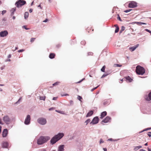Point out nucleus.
I'll return each mask as SVG.
<instances>
[{"label": "nucleus", "mask_w": 151, "mask_h": 151, "mask_svg": "<svg viewBox=\"0 0 151 151\" xmlns=\"http://www.w3.org/2000/svg\"><path fill=\"white\" fill-rule=\"evenodd\" d=\"M6 12V11L5 10H3L2 11V15H3Z\"/></svg>", "instance_id": "nucleus-42"}, {"label": "nucleus", "mask_w": 151, "mask_h": 151, "mask_svg": "<svg viewBox=\"0 0 151 151\" xmlns=\"http://www.w3.org/2000/svg\"><path fill=\"white\" fill-rule=\"evenodd\" d=\"M151 129V128H147V129H145L144 130H143V131H142L143 132V131H145L147 130H148V129Z\"/></svg>", "instance_id": "nucleus-49"}, {"label": "nucleus", "mask_w": 151, "mask_h": 151, "mask_svg": "<svg viewBox=\"0 0 151 151\" xmlns=\"http://www.w3.org/2000/svg\"><path fill=\"white\" fill-rule=\"evenodd\" d=\"M55 56V55L54 53H51L50 54L49 57L51 59H53L54 58Z\"/></svg>", "instance_id": "nucleus-21"}, {"label": "nucleus", "mask_w": 151, "mask_h": 151, "mask_svg": "<svg viewBox=\"0 0 151 151\" xmlns=\"http://www.w3.org/2000/svg\"><path fill=\"white\" fill-rule=\"evenodd\" d=\"M139 151H146L145 150L143 149H140Z\"/></svg>", "instance_id": "nucleus-63"}, {"label": "nucleus", "mask_w": 151, "mask_h": 151, "mask_svg": "<svg viewBox=\"0 0 151 151\" xmlns=\"http://www.w3.org/2000/svg\"><path fill=\"white\" fill-rule=\"evenodd\" d=\"M135 23L139 25H141V22H135Z\"/></svg>", "instance_id": "nucleus-39"}, {"label": "nucleus", "mask_w": 151, "mask_h": 151, "mask_svg": "<svg viewBox=\"0 0 151 151\" xmlns=\"http://www.w3.org/2000/svg\"><path fill=\"white\" fill-rule=\"evenodd\" d=\"M142 147L141 146H137L134 147V150H137L139 148H141Z\"/></svg>", "instance_id": "nucleus-24"}, {"label": "nucleus", "mask_w": 151, "mask_h": 151, "mask_svg": "<svg viewBox=\"0 0 151 151\" xmlns=\"http://www.w3.org/2000/svg\"><path fill=\"white\" fill-rule=\"evenodd\" d=\"M84 78H83V79L81 80V81H79L78 82V83H80L83 80H84Z\"/></svg>", "instance_id": "nucleus-54"}, {"label": "nucleus", "mask_w": 151, "mask_h": 151, "mask_svg": "<svg viewBox=\"0 0 151 151\" xmlns=\"http://www.w3.org/2000/svg\"><path fill=\"white\" fill-rule=\"evenodd\" d=\"M85 42L84 41H82L81 42V44H85Z\"/></svg>", "instance_id": "nucleus-53"}, {"label": "nucleus", "mask_w": 151, "mask_h": 151, "mask_svg": "<svg viewBox=\"0 0 151 151\" xmlns=\"http://www.w3.org/2000/svg\"><path fill=\"white\" fill-rule=\"evenodd\" d=\"M61 96H69V94H63V95H62Z\"/></svg>", "instance_id": "nucleus-45"}, {"label": "nucleus", "mask_w": 151, "mask_h": 151, "mask_svg": "<svg viewBox=\"0 0 151 151\" xmlns=\"http://www.w3.org/2000/svg\"><path fill=\"white\" fill-rule=\"evenodd\" d=\"M137 6V3L135 1H131L129 4V8H134Z\"/></svg>", "instance_id": "nucleus-8"}, {"label": "nucleus", "mask_w": 151, "mask_h": 151, "mask_svg": "<svg viewBox=\"0 0 151 151\" xmlns=\"http://www.w3.org/2000/svg\"><path fill=\"white\" fill-rule=\"evenodd\" d=\"M38 7H40L41 9H42V8L41 7L40 4L38 6Z\"/></svg>", "instance_id": "nucleus-57"}, {"label": "nucleus", "mask_w": 151, "mask_h": 151, "mask_svg": "<svg viewBox=\"0 0 151 151\" xmlns=\"http://www.w3.org/2000/svg\"><path fill=\"white\" fill-rule=\"evenodd\" d=\"M117 140H116V139H113L112 138H110V139H109L108 140L110 141H117Z\"/></svg>", "instance_id": "nucleus-31"}, {"label": "nucleus", "mask_w": 151, "mask_h": 151, "mask_svg": "<svg viewBox=\"0 0 151 151\" xmlns=\"http://www.w3.org/2000/svg\"><path fill=\"white\" fill-rule=\"evenodd\" d=\"M107 114V113L106 111H104L103 112L101 113V118H103Z\"/></svg>", "instance_id": "nucleus-19"}, {"label": "nucleus", "mask_w": 151, "mask_h": 151, "mask_svg": "<svg viewBox=\"0 0 151 151\" xmlns=\"http://www.w3.org/2000/svg\"><path fill=\"white\" fill-rule=\"evenodd\" d=\"M99 86V85L98 86H97V87L92 89L91 90V91L92 92L94 90L96 89Z\"/></svg>", "instance_id": "nucleus-36"}, {"label": "nucleus", "mask_w": 151, "mask_h": 151, "mask_svg": "<svg viewBox=\"0 0 151 151\" xmlns=\"http://www.w3.org/2000/svg\"><path fill=\"white\" fill-rule=\"evenodd\" d=\"M148 135L150 137H151V132H150L148 133Z\"/></svg>", "instance_id": "nucleus-46"}, {"label": "nucleus", "mask_w": 151, "mask_h": 151, "mask_svg": "<svg viewBox=\"0 0 151 151\" xmlns=\"http://www.w3.org/2000/svg\"><path fill=\"white\" fill-rule=\"evenodd\" d=\"M139 46V44H137L136 46L133 47H131L129 48V49L132 52L134 50Z\"/></svg>", "instance_id": "nucleus-12"}, {"label": "nucleus", "mask_w": 151, "mask_h": 151, "mask_svg": "<svg viewBox=\"0 0 151 151\" xmlns=\"http://www.w3.org/2000/svg\"><path fill=\"white\" fill-rule=\"evenodd\" d=\"M29 16V13L28 12H26L24 13V18L25 19H27Z\"/></svg>", "instance_id": "nucleus-20"}, {"label": "nucleus", "mask_w": 151, "mask_h": 151, "mask_svg": "<svg viewBox=\"0 0 151 151\" xmlns=\"http://www.w3.org/2000/svg\"><path fill=\"white\" fill-rule=\"evenodd\" d=\"M114 26L116 27V29L115 30V33H117L119 31V27L116 24Z\"/></svg>", "instance_id": "nucleus-23"}, {"label": "nucleus", "mask_w": 151, "mask_h": 151, "mask_svg": "<svg viewBox=\"0 0 151 151\" xmlns=\"http://www.w3.org/2000/svg\"><path fill=\"white\" fill-rule=\"evenodd\" d=\"M104 142V141L102 139H101L100 140V144H101V143H103Z\"/></svg>", "instance_id": "nucleus-47"}, {"label": "nucleus", "mask_w": 151, "mask_h": 151, "mask_svg": "<svg viewBox=\"0 0 151 151\" xmlns=\"http://www.w3.org/2000/svg\"><path fill=\"white\" fill-rule=\"evenodd\" d=\"M0 124H3V123H2V122H1V119L0 118Z\"/></svg>", "instance_id": "nucleus-61"}, {"label": "nucleus", "mask_w": 151, "mask_h": 151, "mask_svg": "<svg viewBox=\"0 0 151 151\" xmlns=\"http://www.w3.org/2000/svg\"><path fill=\"white\" fill-rule=\"evenodd\" d=\"M55 111L56 112H57L59 113H60L61 114H63V112L62 111H59V110H56Z\"/></svg>", "instance_id": "nucleus-40"}, {"label": "nucleus", "mask_w": 151, "mask_h": 151, "mask_svg": "<svg viewBox=\"0 0 151 151\" xmlns=\"http://www.w3.org/2000/svg\"><path fill=\"white\" fill-rule=\"evenodd\" d=\"M59 83V82H56L55 83H54L53 84L52 86H57L58 84Z\"/></svg>", "instance_id": "nucleus-35"}, {"label": "nucleus", "mask_w": 151, "mask_h": 151, "mask_svg": "<svg viewBox=\"0 0 151 151\" xmlns=\"http://www.w3.org/2000/svg\"><path fill=\"white\" fill-rule=\"evenodd\" d=\"M35 39V38H31V39H30V42H33L34 41Z\"/></svg>", "instance_id": "nucleus-38"}, {"label": "nucleus", "mask_w": 151, "mask_h": 151, "mask_svg": "<svg viewBox=\"0 0 151 151\" xmlns=\"http://www.w3.org/2000/svg\"><path fill=\"white\" fill-rule=\"evenodd\" d=\"M23 51H24V50H23V49H21V50H19L18 51V52H23Z\"/></svg>", "instance_id": "nucleus-44"}, {"label": "nucleus", "mask_w": 151, "mask_h": 151, "mask_svg": "<svg viewBox=\"0 0 151 151\" xmlns=\"http://www.w3.org/2000/svg\"><path fill=\"white\" fill-rule=\"evenodd\" d=\"M103 149L104 151H107V149L106 148H103Z\"/></svg>", "instance_id": "nucleus-60"}, {"label": "nucleus", "mask_w": 151, "mask_h": 151, "mask_svg": "<svg viewBox=\"0 0 151 151\" xmlns=\"http://www.w3.org/2000/svg\"><path fill=\"white\" fill-rule=\"evenodd\" d=\"M32 12V9H30L29 10V12L30 13H31Z\"/></svg>", "instance_id": "nucleus-55"}, {"label": "nucleus", "mask_w": 151, "mask_h": 151, "mask_svg": "<svg viewBox=\"0 0 151 151\" xmlns=\"http://www.w3.org/2000/svg\"><path fill=\"white\" fill-rule=\"evenodd\" d=\"M70 103L71 105H72L73 104V102L72 100H70Z\"/></svg>", "instance_id": "nucleus-41"}, {"label": "nucleus", "mask_w": 151, "mask_h": 151, "mask_svg": "<svg viewBox=\"0 0 151 151\" xmlns=\"http://www.w3.org/2000/svg\"><path fill=\"white\" fill-rule=\"evenodd\" d=\"M4 122L6 124H9L11 122V120L8 116L6 115L3 118Z\"/></svg>", "instance_id": "nucleus-6"}, {"label": "nucleus", "mask_w": 151, "mask_h": 151, "mask_svg": "<svg viewBox=\"0 0 151 151\" xmlns=\"http://www.w3.org/2000/svg\"><path fill=\"white\" fill-rule=\"evenodd\" d=\"M22 28L23 29H26V30H28V29H29V28H27V27H26V26H25V25H24L23 26H22Z\"/></svg>", "instance_id": "nucleus-32"}, {"label": "nucleus", "mask_w": 151, "mask_h": 151, "mask_svg": "<svg viewBox=\"0 0 151 151\" xmlns=\"http://www.w3.org/2000/svg\"><path fill=\"white\" fill-rule=\"evenodd\" d=\"M146 24V23H144V22H141V25H142V24Z\"/></svg>", "instance_id": "nucleus-62"}, {"label": "nucleus", "mask_w": 151, "mask_h": 151, "mask_svg": "<svg viewBox=\"0 0 151 151\" xmlns=\"http://www.w3.org/2000/svg\"><path fill=\"white\" fill-rule=\"evenodd\" d=\"M110 119L111 118L107 116L105 119L102 121V122H104V123H107L109 122Z\"/></svg>", "instance_id": "nucleus-15"}, {"label": "nucleus", "mask_w": 151, "mask_h": 151, "mask_svg": "<svg viewBox=\"0 0 151 151\" xmlns=\"http://www.w3.org/2000/svg\"><path fill=\"white\" fill-rule=\"evenodd\" d=\"M109 74H104L101 77V78H103L107 76H108Z\"/></svg>", "instance_id": "nucleus-34"}, {"label": "nucleus", "mask_w": 151, "mask_h": 151, "mask_svg": "<svg viewBox=\"0 0 151 151\" xmlns=\"http://www.w3.org/2000/svg\"><path fill=\"white\" fill-rule=\"evenodd\" d=\"M8 145V142H4L2 145V146L4 148H7Z\"/></svg>", "instance_id": "nucleus-17"}, {"label": "nucleus", "mask_w": 151, "mask_h": 151, "mask_svg": "<svg viewBox=\"0 0 151 151\" xmlns=\"http://www.w3.org/2000/svg\"><path fill=\"white\" fill-rule=\"evenodd\" d=\"M64 134L63 133H59L55 135L51 139L50 142L51 144L53 145L58 140L61 139L64 136Z\"/></svg>", "instance_id": "nucleus-1"}, {"label": "nucleus", "mask_w": 151, "mask_h": 151, "mask_svg": "<svg viewBox=\"0 0 151 151\" xmlns=\"http://www.w3.org/2000/svg\"><path fill=\"white\" fill-rule=\"evenodd\" d=\"M47 21H48L47 19H46L43 22H47Z\"/></svg>", "instance_id": "nucleus-59"}, {"label": "nucleus", "mask_w": 151, "mask_h": 151, "mask_svg": "<svg viewBox=\"0 0 151 151\" xmlns=\"http://www.w3.org/2000/svg\"><path fill=\"white\" fill-rule=\"evenodd\" d=\"M93 111H89L87 114L86 116V117H88L92 116L93 114Z\"/></svg>", "instance_id": "nucleus-16"}, {"label": "nucleus", "mask_w": 151, "mask_h": 151, "mask_svg": "<svg viewBox=\"0 0 151 151\" xmlns=\"http://www.w3.org/2000/svg\"><path fill=\"white\" fill-rule=\"evenodd\" d=\"M132 10V9H128V10H125L124 11V12L125 13H127L129 12H130Z\"/></svg>", "instance_id": "nucleus-33"}, {"label": "nucleus", "mask_w": 151, "mask_h": 151, "mask_svg": "<svg viewBox=\"0 0 151 151\" xmlns=\"http://www.w3.org/2000/svg\"><path fill=\"white\" fill-rule=\"evenodd\" d=\"M105 65L101 69V71L103 72H105Z\"/></svg>", "instance_id": "nucleus-28"}, {"label": "nucleus", "mask_w": 151, "mask_h": 151, "mask_svg": "<svg viewBox=\"0 0 151 151\" xmlns=\"http://www.w3.org/2000/svg\"><path fill=\"white\" fill-rule=\"evenodd\" d=\"M93 54V53L91 52H89L88 53V55H92Z\"/></svg>", "instance_id": "nucleus-52"}, {"label": "nucleus", "mask_w": 151, "mask_h": 151, "mask_svg": "<svg viewBox=\"0 0 151 151\" xmlns=\"http://www.w3.org/2000/svg\"><path fill=\"white\" fill-rule=\"evenodd\" d=\"M26 3V1L24 0H19L16 2L15 5L17 7L19 8L24 5Z\"/></svg>", "instance_id": "nucleus-5"}, {"label": "nucleus", "mask_w": 151, "mask_h": 151, "mask_svg": "<svg viewBox=\"0 0 151 151\" xmlns=\"http://www.w3.org/2000/svg\"><path fill=\"white\" fill-rule=\"evenodd\" d=\"M145 99L147 101L151 100V92L148 94V96H146L145 97Z\"/></svg>", "instance_id": "nucleus-14"}, {"label": "nucleus", "mask_w": 151, "mask_h": 151, "mask_svg": "<svg viewBox=\"0 0 151 151\" xmlns=\"http://www.w3.org/2000/svg\"><path fill=\"white\" fill-rule=\"evenodd\" d=\"M54 108H53V107H52V108H50L49 109V111H51V110H54Z\"/></svg>", "instance_id": "nucleus-50"}, {"label": "nucleus", "mask_w": 151, "mask_h": 151, "mask_svg": "<svg viewBox=\"0 0 151 151\" xmlns=\"http://www.w3.org/2000/svg\"><path fill=\"white\" fill-rule=\"evenodd\" d=\"M125 29V27L124 26H122L121 27V30L120 31L119 33H121L123 31H124Z\"/></svg>", "instance_id": "nucleus-25"}, {"label": "nucleus", "mask_w": 151, "mask_h": 151, "mask_svg": "<svg viewBox=\"0 0 151 151\" xmlns=\"http://www.w3.org/2000/svg\"><path fill=\"white\" fill-rule=\"evenodd\" d=\"M38 151H46V150L44 148H43L39 150Z\"/></svg>", "instance_id": "nucleus-43"}, {"label": "nucleus", "mask_w": 151, "mask_h": 151, "mask_svg": "<svg viewBox=\"0 0 151 151\" xmlns=\"http://www.w3.org/2000/svg\"><path fill=\"white\" fill-rule=\"evenodd\" d=\"M136 71L137 74L142 75L145 73V70L143 67L137 65L136 67Z\"/></svg>", "instance_id": "nucleus-3"}, {"label": "nucleus", "mask_w": 151, "mask_h": 151, "mask_svg": "<svg viewBox=\"0 0 151 151\" xmlns=\"http://www.w3.org/2000/svg\"><path fill=\"white\" fill-rule=\"evenodd\" d=\"M31 118L30 116L29 115H28L26 118L24 123L26 125H28L30 124Z\"/></svg>", "instance_id": "nucleus-7"}, {"label": "nucleus", "mask_w": 151, "mask_h": 151, "mask_svg": "<svg viewBox=\"0 0 151 151\" xmlns=\"http://www.w3.org/2000/svg\"><path fill=\"white\" fill-rule=\"evenodd\" d=\"M117 19L120 21H122V20L121 19L119 15V14H118V17L117 18Z\"/></svg>", "instance_id": "nucleus-37"}, {"label": "nucleus", "mask_w": 151, "mask_h": 151, "mask_svg": "<svg viewBox=\"0 0 151 151\" xmlns=\"http://www.w3.org/2000/svg\"><path fill=\"white\" fill-rule=\"evenodd\" d=\"M21 99V98H20L16 102V104H17L18 103H19V102L20 101V100Z\"/></svg>", "instance_id": "nucleus-48"}, {"label": "nucleus", "mask_w": 151, "mask_h": 151, "mask_svg": "<svg viewBox=\"0 0 151 151\" xmlns=\"http://www.w3.org/2000/svg\"><path fill=\"white\" fill-rule=\"evenodd\" d=\"M125 78L126 80L128 81L129 82H131L132 81V79L129 76Z\"/></svg>", "instance_id": "nucleus-22"}, {"label": "nucleus", "mask_w": 151, "mask_h": 151, "mask_svg": "<svg viewBox=\"0 0 151 151\" xmlns=\"http://www.w3.org/2000/svg\"><path fill=\"white\" fill-rule=\"evenodd\" d=\"M11 61V60L10 59H9L7 60L6 61Z\"/></svg>", "instance_id": "nucleus-64"}, {"label": "nucleus", "mask_w": 151, "mask_h": 151, "mask_svg": "<svg viewBox=\"0 0 151 151\" xmlns=\"http://www.w3.org/2000/svg\"><path fill=\"white\" fill-rule=\"evenodd\" d=\"M38 123L41 125H45L47 122L46 119L43 117L39 118L37 120Z\"/></svg>", "instance_id": "nucleus-4"}, {"label": "nucleus", "mask_w": 151, "mask_h": 151, "mask_svg": "<svg viewBox=\"0 0 151 151\" xmlns=\"http://www.w3.org/2000/svg\"><path fill=\"white\" fill-rule=\"evenodd\" d=\"M8 34V33L7 30H4L0 32V36L1 37H6Z\"/></svg>", "instance_id": "nucleus-10"}, {"label": "nucleus", "mask_w": 151, "mask_h": 151, "mask_svg": "<svg viewBox=\"0 0 151 151\" xmlns=\"http://www.w3.org/2000/svg\"><path fill=\"white\" fill-rule=\"evenodd\" d=\"M45 96H40V99L41 100H43L44 101H45Z\"/></svg>", "instance_id": "nucleus-26"}, {"label": "nucleus", "mask_w": 151, "mask_h": 151, "mask_svg": "<svg viewBox=\"0 0 151 151\" xmlns=\"http://www.w3.org/2000/svg\"><path fill=\"white\" fill-rule=\"evenodd\" d=\"M8 134V131L7 129H4L2 132V137H6Z\"/></svg>", "instance_id": "nucleus-11"}, {"label": "nucleus", "mask_w": 151, "mask_h": 151, "mask_svg": "<svg viewBox=\"0 0 151 151\" xmlns=\"http://www.w3.org/2000/svg\"><path fill=\"white\" fill-rule=\"evenodd\" d=\"M50 139L49 136H41L37 140V144L38 145H41L47 142Z\"/></svg>", "instance_id": "nucleus-2"}, {"label": "nucleus", "mask_w": 151, "mask_h": 151, "mask_svg": "<svg viewBox=\"0 0 151 151\" xmlns=\"http://www.w3.org/2000/svg\"><path fill=\"white\" fill-rule=\"evenodd\" d=\"M1 128H2V127L1 126H0V134L1 133Z\"/></svg>", "instance_id": "nucleus-56"}, {"label": "nucleus", "mask_w": 151, "mask_h": 151, "mask_svg": "<svg viewBox=\"0 0 151 151\" xmlns=\"http://www.w3.org/2000/svg\"><path fill=\"white\" fill-rule=\"evenodd\" d=\"M99 118L98 117H94L92 121L90 123V124H96L98 123Z\"/></svg>", "instance_id": "nucleus-9"}, {"label": "nucleus", "mask_w": 151, "mask_h": 151, "mask_svg": "<svg viewBox=\"0 0 151 151\" xmlns=\"http://www.w3.org/2000/svg\"><path fill=\"white\" fill-rule=\"evenodd\" d=\"M91 121V120L90 119H88L85 122V123H86V125H87L88 123L90 122Z\"/></svg>", "instance_id": "nucleus-27"}, {"label": "nucleus", "mask_w": 151, "mask_h": 151, "mask_svg": "<svg viewBox=\"0 0 151 151\" xmlns=\"http://www.w3.org/2000/svg\"><path fill=\"white\" fill-rule=\"evenodd\" d=\"M65 145H60L58 149V151H64V147Z\"/></svg>", "instance_id": "nucleus-13"}, {"label": "nucleus", "mask_w": 151, "mask_h": 151, "mask_svg": "<svg viewBox=\"0 0 151 151\" xmlns=\"http://www.w3.org/2000/svg\"><path fill=\"white\" fill-rule=\"evenodd\" d=\"M114 66L115 67H121L122 66V65L119 64H115L114 65Z\"/></svg>", "instance_id": "nucleus-29"}, {"label": "nucleus", "mask_w": 151, "mask_h": 151, "mask_svg": "<svg viewBox=\"0 0 151 151\" xmlns=\"http://www.w3.org/2000/svg\"><path fill=\"white\" fill-rule=\"evenodd\" d=\"M11 57V55L10 54L8 56V58H10Z\"/></svg>", "instance_id": "nucleus-58"}, {"label": "nucleus", "mask_w": 151, "mask_h": 151, "mask_svg": "<svg viewBox=\"0 0 151 151\" xmlns=\"http://www.w3.org/2000/svg\"><path fill=\"white\" fill-rule=\"evenodd\" d=\"M77 99L80 101H82L81 100V99H82V97L81 96H77Z\"/></svg>", "instance_id": "nucleus-30"}, {"label": "nucleus", "mask_w": 151, "mask_h": 151, "mask_svg": "<svg viewBox=\"0 0 151 151\" xmlns=\"http://www.w3.org/2000/svg\"><path fill=\"white\" fill-rule=\"evenodd\" d=\"M16 10V8L15 7L14 8H12L11 10V16H13L14 14V12Z\"/></svg>", "instance_id": "nucleus-18"}, {"label": "nucleus", "mask_w": 151, "mask_h": 151, "mask_svg": "<svg viewBox=\"0 0 151 151\" xmlns=\"http://www.w3.org/2000/svg\"><path fill=\"white\" fill-rule=\"evenodd\" d=\"M57 98H58L57 97H54L53 98L52 100H55L57 99Z\"/></svg>", "instance_id": "nucleus-51"}]
</instances>
